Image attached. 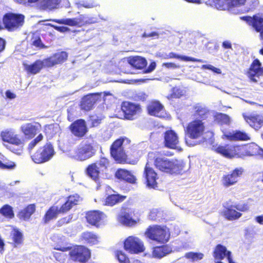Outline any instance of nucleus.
<instances>
[{
    "label": "nucleus",
    "mask_w": 263,
    "mask_h": 263,
    "mask_svg": "<svg viewBox=\"0 0 263 263\" xmlns=\"http://www.w3.org/2000/svg\"><path fill=\"white\" fill-rule=\"evenodd\" d=\"M148 157L154 160L155 167L161 172L170 174H180L183 169V165L177 160L159 156L157 152H149Z\"/></svg>",
    "instance_id": "obj_1"
},
{
    "label": "nucleus",
    "mask_w": 263,
    "mask_h": 263,
    "mask_svg": "<svg viewBox=\"0 0 263 263\" xmlns=\"http://www.w3.org/2000/svg\"><path fill=\"white\" fill-rule=\"evenodd\" d=\"M54 249L62 252L69 251V258L74 262L86 263L91 258L90 250L83 245H75L73 247H57L55 248Z\"/></svg>",
    "instance_id": "obj_2"
},
{
    "label": "nucleus",
    "mask_w": 263,
    "mask_h": 263,
    "mask_svg": "<svg viewBox=\"0 0 263 263\" xmlns=\"http://www.w3.org/2000/svg\"><path fill=\"white\" fill-rule=\"evenodd\" d=\"M0 136L3 142L11 144L9 149L11 152L17 154L22 153L25 145V140L16 134L14 129H6L1 132Z\"/></svg>",
    "instance_id": "obj_3"
},
{
    "label": "nucleus",
    "mask_w": 263,
    "mask_h": 263,
    "mask_svg": "<svg viewBox=\"0 0 263 263\" xmlns=\"http://www.w3.org/2000/svg\"><path fill=\"white\" fill-rule=\"evenodd\" d=\"M25 16L20 13L11 12L6 13L2 18V24L0 23V31L6 29L12 32L20 29L24 23Z\"/></svg>",
    "instance_id": "obj_4"
},
{
    "label": "nucleus",
    "mask_w": 263,
    "mask_h": 263,
    "mask_svg": "<svg viewBox=\"0 0 263 263\" xmlns=\"http://www.w3.org/2000/svg\"><path fill=\"white\" fill-rule=\"evenodd\" d=\"M144 235L149 239L160 243L167 242L170 238L168 229L157 224L149 226L144 232Z\"/></svg>",
    "instance_id": "obj_5"
},
{
    "label": "nucleus",
    "mask_w": 263,
    "mask_h": 263,
    "mask_svg": "<svg viewBox=\"0 0 263 263\" xmlns=\"http://www.w3.org/2000/svg\"><path fill=\"white\" fill-rule=\"evenodd\" d=\"M109 160L101 157L99 160L89 164L85 169V174L92 180L98 181L101 175L107 170L109 166Z\"/></svg>",
    "instance_id": "obj_6"
},
{
    "label": "nucleus",
    "mask_w": 263,
    "mask_h": 263,
    "mask_svg": "<svg viewBox=\"0 0 263 263\" xmlns=\"http://www.w3.org/2000/svg\"><path fill=\"white\" fill-rule=\"evenodd\" d=\"M125 140H127V139L121 137L115 140L110 147V156L118 163H127V156L123 147V142Z\"/></svg>",
    "instance_id": "obj_7"
},
{
    "label": "nucleus",
    "mask_w": 263,
    "mask_h": 263,
    "mask_svg": "<svg viewBox=\"0 0 263 263\" xmlns=\"http://www.w3.org/2000/svg\"><path fill=\"white\" fill-rule=\"evenodd\" d=\"M121 110L124 120L133 121L140 116L142 112L140 104L129 101H123L121 104Z\"/></svg>",
    "instance_id": "obj_8"
},
{
    "label": "nucleus",
    "mask_w": 263,
    "mask_h": 263,
    "mask_svg": "<svg viewBox=\"0 0 263 263\" xmlns=\"http://www.w3.org/2000/svg\"><path fill=\"white\" fill-rule=\"evenodd\" d=\"M205 125L201 120L194 119L189 122L184 129L185 135L191 139L196 140L204 134Z\"/></svg>",
    "instance_id": "obj_9"
},
{
    "label": "nucleus",
    "mask_w": 263,
    "mask_h": 263,
    "mask_svg": "<svg viewBox=\"0 0 263 263\" xmlns=\"http://www.w3.org/2000/svg\"><path fill=\"white\" fill-rule=\"evenodd\" d=\"M54 154V149L50 143H46L40 147L33 154L31 158L32 161L37 164H41L49 160Z\"/></svg>",
    "instance_id": "obj_10"
},
{
    "label": "nucleus",
    "mask_w": 263,
    "mask_h": 263,
    "mask_svg": "<svg viewBox=\"0 0 263 263\" xmlns=\"http://www.w3.org/2000/svg\"><path fill=\"white\" fill-rule=\"evenodd\" d=\"M213 151L227 159L239 158V144L231 143L221 144L215 146Z\"/></svg>",
    "instance_id": "obj_11"
},
{
    "label": "nucleus",
    "mask_w": 263,
    "mask_h": 263,
    "mask_svg": "<svg viewBox=\"0 0 263 263\" xmlns=\"http://www.w3.org/2000/svg\"><path fill=\"white\" fill-rule=\"evenodd\" d=\"M250 209L248 202L243 203L241 206L230 205L225 207L222 211V216L227 220L233 221L238 219L242 216L241 212H246Z\"/></svg>",
    "instance_id": "obj_12"
},
{
    "label": "nucleus",
    "mask_w": 263,
    "mask_h": 263,
    "mask_svg": "<svg viewBox=\"0 0 263 263\" xmlns=\"http://www.w3.org/2000/svg\"><path fill=\"white\" fill-rule=\"evenodd\" d=\"M245 173L242 167H236L229 173L223 175L221 179V184L226 188L234 185Z\"/></svg>",
    "instance_id": "obj_13"
},
{
    "label": "nucleus",
    "mask_w": 263,
    "mask_h": 263,
    "mask_svg": "<svg viewBox=\"0 0 263 263\" xmlns=\"http://www.w3.org/2000/svg\"><path fill=\"white\" fill-rule=\"evenodd\" d=\"M123 248L130 254H139L145 250L143 242L139 238L133 236H128L125 239Z\"/></svg>",
    "instance_id": "obj_14"
},
{
    "label": "nucleus",
    "mask_w": 263,
    "mask_h": 263,
    "mask_svg": "<svg viewBox=\"0 0 263 263\" xmlns=\"http://www.w3.org/2000/svg\"><path fill=\"white\" fill-rule=\"evenodd\" d=\"M96 149L91 143H85L75 150L74 158L80 161L86 160L95 155Z\"/></svg>",
    "instance_id": "obj_15"
},
{
    "label": "nucleus",
    "mask_w": 263,
    "mask_h": 263,
    "mask_svg": "<svg viewBox=\"0 0 263 263\" xmlns=\"http://www.w3.org/2000/svg\"><path fill=\"white\" fill-rule=\"evenodd\" d=\"M68 129L78 139H82L88 132L86 121L83 119H77L72 122L68 126Z\"/></svg>",
    "instance_id": "obj_16"
},
{
    "label": "nucleus",
    "mask_w": 263,
    "mask_h": 263,
    "mask_svg": "<svg viewBox=\"0 0 263 263\" xmlns=\"http://www.w3.org/2000/svg\"><path fill=\"white\" fill-rule=\"evenodd\" d=\"M240 19L252 26L257 32L259 33L260 39L263 43V17L255 14L253 16H243Z\"/></svg>",
    "instance_id": "obj_17"
},
{
    "label": "nucleus",
    "mask_w": 263,
    "mask_h": 263,
    "mask_svg": "<svg viewBox=\"0 0 263 263\" xmlns=\"http://www.w3.org/2000/svg\"><path fill=\"white\" fill-rule=\"evenodd\" d=\"M143 174L145 179L146 186L151 189H156L158 187L159 176L155 171L150 166L147 162L144 167Z\"/></svg>",
    "instance_id": "obj_18"
},
{
    "label": "nucleus",
    "mask_w": 263,
    "mask_h": 263,
    "mask_svg": "<svg viewBox=\"0 0 263 263\" xmlns=\"http://www.w3.org/2000/svg\"><path fill=\"white\" fill-rule=\"evenodd\" d=\"M245 122L255 130H259L263 127V116L258 114H242Z\"/></svg>",
    "instance_id": "obj_19"
},
{
    "label": "nucleus",
    "mask_w": 263,
    "mask_h": 263,
    "mask_svg": "<svg viewBox=\"0 0 263 263\" xmlns=\"http://www.w3.org/2000/svg\"><path fill=\"white\" fill-rule=\"evenodd\" d=\"M239 158H244L257 155L259 153L260 147L254 142L239 144Z\"/></svg>",
    "instance_id": "obj_20"
},
{
    "label": "nucleus",
    "mask_w": 263,
    "mask_h": 263,
    "mask_svg": "<svg viewBox=\"0 0 263 263\" xmlns=\"http://www.w3.org/2000/svg\"><path fill=\"white\" fill-rule=\"evenodd\" d=\"M179 143V137L173 130L169 129L164 133V145L170 149H178Z\"/></svg>",
    "instance_id": "obj_21"
},
{
    "label": "nucleus",
    "mask_w": 263,
    "mask_h": 263,
    "mask_svg": "<svg viewBox=\"0 0 263 263\" xmlns=\"http://www.w3.org/2000/svg\"><path fill=\"white\" fill-rule=\"evenodd\" d=\"M67 58L68 53L66 51H62L56 52L45 59V66L46 67H51L57 65L61 64L66 61Z\"/></svg>",
    "instance_id": "obj_22"
},
{
    "label": "nucleus",
    "mask_w": 263,
    "mask_h": 263,
    "mask_svg": "<svg viewBox=\"0 0 263 263\" xmlns=\"http://www.w3.org/2000/svg\"><path fill=\"white\" fill-rule=\"evenodd\" d=\"M246 74L251 80L254 82H256L255 79L256 77H259L263 76V66L258 59H256L253 61L246 72Z\"/></svg>",
    "instance_id": "obj_23"
},
{
    "label": "nucleus",
    "mask_w": 263,
    "mask_h": 263,
    "mask_svg": "<svg viewBox=\"0 0 263 263\" xmlns=\"http://www.w3.org/2000/svg\"><path fill=\"white\" fill-rule=\"evenodd\" d=\"M164 106L158 100H152L146 106L147 112L149 115L161 118L164 116L163 115L164 111Z\"/></svg>",
    "instance_id": "obj_24"
},
{
    "label": "nucleus",
    "mask_w": 263,
    "mask_h": 263,
    "mask_svg": "<svg viewBox=\"0 0 263 263\" xmlns=\"http://www.w3.org/2000/svg\"><path fill=\"white\" fill-rule=\"evenodd\" d=\"M103 216L104 213L102 212L93 210L86 213L85 218L89 224L98 228L101 225Z\"/></svg>",
    "instance_id": "obj_25"
},
{
    "label": "nucleus",
    "mask_w": 263,
    "mask_h": 263,
    "mask_svg": "<svg viewBox=\"0 0 263 263\" xmlns=\"http://www.w3.org/2000/svg\"><path fill=\"white\" fill-rule=\"evenodd\" d=\"M20 130L24 136L23 139L25 140V142L26 140H31L35 137L37 133L38 128L31 123H27L22 125L20 127Z\"/></svg>",
    "instance_id": "obj_26"
},
{
    "label": "nucleus",
    "mask_w": 263,
    "mask_h": 263,
    "mask_svg": "<svg viewBox=\"0 0 263 263\" xmlns=\"http://www.w3.org/2000/svg\"><path fill=\"white\" fill-rule=\"evenodd\" d=\"M101 93H90L83 97L80 103V108L85 111H89L93 108L96 103L94 96H100Z\"/></svg>",
    "instance_id": "obj_27"
},
{
    "label": "nucleus",
    "mask_w": 263,
    "mask_h": 263,
    "mask_svg": "<svg viewBox=\"0 0 263 263\" xmlns=\"http://www.w3.org/2000/svg\"><path fill=\"white\" fill-rule=\"evenodd\" d=\"M224 136L227 140L232 141H247L251 139L248 133L239 130L230 132Z\"/></svg>",
    "instance_id": "obj_28"
},
{
    "label": "nucleus",
    "mask_w": 263,
    "mask_h": 263,
    "mask_svg": "<svg viewBox=\"0 0 263 263\" xmlns=\"http://www.w3.org/2000/svg\"><path fill=\"white\" fill-rule=\"evenodd\" d=\"M116 177L122 180L129 183H136V177L129 171L123 168H119L115 173Z\"/></svg>",
    "instance_id": "obj_29"
},
{
    "label": "nucleus",
    "mask_w": 263,
    "mask_h": 263,
    "mask_svg": "<svg viewBox=\"0 0 263 263\" xmlns=\"http://www.w3.org/2000/svg\"><path fill=\"white\" fill-rule=\"evenodd\" d=\"M81 200L80 196L77 194H73L69 196L66 202L61 205V210L63 212H67L74 205H77Z\"/></svg>",
    "instance_id": "obj_30"
},
{
    "label": "nucleus",
    "mask_w": 263,
    "mask_h": 263,
    "mask_svg": "<svg viewBox=\"0 0 263 263\" xmlns=\"http://www.w3.org/2000/svg\"><path fill=\"white\" fill-rule=\"evenodd\" d=\"M35 210L36 205L35 203L28 204L18 212L17 217L20 219L28 220L30 219L32 215L35 213Z\"/></svg>",
    "instance_id": "obj_31"
},
{
    "label": "nucleus",
    "mask_w": 263,
    "mask_h": 263,
    "mask_svg": "<svg viewBox=\"0 0 263 263\" xmlns=\"http://www.w3.org/2000/svg\"><path fill=\"white\" fill-rule=\"evenodd\" d=\"M194 117L196 118L195 119L201 120L203 122V120H206L210 115L209 110L204 106L197 104L194 106Z\"/></svg>",
    "instance_id": "obj_32"
},
{
    "label": "nucleus",
    "mask_w": 263,
    "mask_h": 263,
    "mask_svg": "<svg viewBox=\"0 0 263 263\" xmlns=\"http://www.w3.org/2000/svg\"><path fill=\"white\" fill-rule=\"evenodd\" d=\"M80 239L83 242L90 246L97 245L99 242L98 235L90 231L83 232L80 236Z\"/></svg>",
    "instance_id": "obj_33"
},
{
    "label": "nucleus",
    "mask_w": 263,
    "mask_h": 263,
    "mask_svg": "<svg viewBox=\"0 0 263 263\" xmlns=\"http://www.w3.org/2000/svg\"><path fill=\"white\" fill-rule=\"evenodd\" d=\"M172 250L167 245L154 247L152 251V256L155 258L161 259L171 252Z\"/></svg>",
    "instance_id": "obj_34"
},
{
    "label": "nucleus",
    "mask_w": 263,
    "mask_h": 263,
    "mask_svg": "<svg viewBox=\"0 0 263 263\" xmlns=\"http://www.w3.org/2000/svg\"><path fill=\"white\" fill-rule=\"evenodd\" d=\"M128 63L137 69H143L147 65L146 60L140 56H135L129 58Z\"/></svg>",
    "instance_id": "obj_35"
},
{
    "label": "nucleus",
    "mask_w": 263,
    "mask_h": 263,
    "mask_svg": "<svg viewBox=\"0 0 263 263\" xmlns=\"http://www.w3.org/2000/svg\"><path fill=\"white\" fill-rule=\"evenodd\" d=\"M43 67H46L45 59L43 61L37 60L30 65H25V70L28 73L35 74L39 73Z\"/></svg>",
    "instance_id": "obj_36"
},
{
    "label": "nucleus",
    "mask_w": 263,
    "mask_h": 263,
    "mask_svg": "<svg viewBox=\"0 0 263 263\" xmlns=\"http://www.w3.org/2000/svg\"><path fill=\"white\" fill-rule=\"evenodd\" d=\"M60 213H65V212L62 211L61 206L59 208L57 206H51L46 212L44 216L43 220L44 223H47L52 219L56 218L57 215Z\"/></svg>",
    "instance_id": "obj_37"
},
{
    "label": "nucleus",
    "mask_w": 263,
    "mask_h": 263,
    "mask_svg": "<svg viewBox=\"0 0 263 263\" xmlns=\"http://www.w3.org/2000/svg\"><path fill=\"white\" fill-rule=\"evenodd\" d=\"M126 196L119 194L108 195L105 200V205L112 206L123 201Z\"/></svg>",
    "instance_id": "obj_38"
},
{
    "label": "nucleus",
    "mask_w": 263,
    "mask_h": 263,
    "mask_svg": "<svg viewBox=\"0 0 263 263\" xmlns=\"http://www.w3.org/2000/svg\"><path fill=\"white\" fill-rule=\"evenodd\" d=\"M61 0H42L39 4V9L42 10H51L56 9Z\"/></svg>",
    "instance_id": "obj_39"
},
{
    "label": "nucleus",
    "mask_w": 263,
    "mask_h": 263,
    "mask_svg": "<svg viewBox=\"0 0 263 263\" xmlns=\"http://www.w3.org/2000/svg\"><path fill=\"white\" fill-rule=\"evenodd\" d=\"M165 59H177L186 62H203V61L201 59H198L192 57L179 55L173 52L169 53Z\"/></svg>",
    "instance_id": "obj_40"
},
{
    "label": "nucleus",
    "mask_w": 263,
    "mask_h": 263,
    "mask_svg": "<svg viewBox=\"0 0 263 263\" xmlns=\"http://www.w3.org/2000/svg\"><path fill=\"white\" fill-rule=\"evenodd\" d=\"M118 220L121 223L128 227H133L137 224V221L133 219L127 213L119 216Z\"/></svg>",
    "instance_id": "obj_41"
},
{
    "label": "nucleus",
    "mask_w": 263,
    "mask_h": 263,
    "mask_svg": "<svg viewBox=\"0 0 263 263\" xmlns=\"http://www.w3.org/2000/svg\"><path fill=\"white\" fill-rule=\"evenodd\" d=\"M209 4L221 10H229L230 9L228 3V0H208Z\"/></svg>",
    "instance_id": "obj_42"
},
{
    "label": "nucleus",
    "mask_w": 263,
    "mask_h": 263,
    "mask_svg": "<svg viewBox=\"0 0 263 263\" xmlns=\"http://www.w3.org/2000/svg\"><path fill=\"white\" fill-rule=\"evenodd\" d=\"M0 214L5 218L12 219L14 217L13 208L9 204H5L0 209Z\"/></svg>",
    "instance_id": "obj_43"
},
{
    "label": "nucleus",
    "mask_w": 263,
    "mask_h": 263,
    "mask_svg": "<svg viewBox=\"0 0 263 263\" xmlns=\"http://www.w3.org/2000/svg\"><path fill=\"white\" fill-rule=\"evenodd\" d=\"M215 121L220 125H229L231 120L230 117L225 114L218 112L214 116Z\"/></svg>",
    "instance_id": "obj_44"
},
{
    "label": "nucleus",
    "mask_w": 263,
    "mask_h": 263,
    "mask_svg": "<svg viewBox=\"0 0 263 263\" xmlns=\"http://www.w3.org/2000/svg\"><path fill=\"white\" fill-rule=\"evenodd\" d=\"M0 158L2 160V161L0 160L1 169L12 170L15 167V163L14 162L8 161L2 153H0Z\"/></svg>",
    "instance_id": "obj_45"
},
{
    "label": "nucleus",
    "mask_w": 263,
    "mask_h": 263,
    "mask_svg": "<svg viewBox=\"0 0 263 263\" xmlns=\"http://www.w3.org/2000/svg\"><path fill=\"white\" fill-rule=\"evenodd\" d=\"M11 236L14 247H16L23 243V235L18 230L14 229L11 233Z\"/></svg>",
    "instance_id": "obj_46"
},
{
    "label": "nucleus",
    "mask_w": 263,
    "mask_h": 263,
    "mask_svg": "<svg viewBox=\"0 0 263 263\" xmlns=\"http://www.w3.org/2000/svg\"><path fill=\"white\" fill-rule=\"evenodd\" d=\"M53 22L59 24L66 25L70 26H76V21L75 18H68L63 19L53 20Z\"/></svg>",
    "instance_id": "obj_47"
},
{
    "label": "nucleus",
    "mask_w": 263,
    "mask_h": 263,
    "mask_svg": "<svg viewBox=\"0 0 263 263\" xmlns=\"http://www.w3.org/2000/svg\"><path fill=\"white\" fill-rule=\"evenodd\" d=\"M76 26L77 27H82L88 24H90L91 22L90 21V19L86 16L84 15H80L79 17H76Z\"/></svg>",
    "instance_id": "obj_48"
},
{
    "label": "nucleus",
    "mask_w": 263,
    "mask_h": 263,
    "mask_svg": "<svg viewBox=\"0 0 263 263\" xmlns=\"http://www.w3.org/2000/svg\"><path fill=\"white\" fill-rule=\"evenodd\" d=\"M31 45L39 49L46 48V46L42 43L41 37L38 35H33L32 36Z\"/></svg>",
    "instance_id": "obj_49"
},
{
    "label": "nucleus",
    "mask_w": 263,
    "mask_h": 263,
    "mask_svg": "<svg viewBox=\"0 0 263 263\" xmlns=\"http://www.w3.org/2000/svg\"><path fill=\"white\" fill-rule=\"evenodd\" d=\"M183 96L182 90L180 88L174 87L172 89V92L167 97L168 99L180 98Z\"/></svg>",
    "instance_id": "obj_50"
},
{
    "label": "nucleus",
    "mask_w": 263,
    "mask_h": 263,
    "mask_svg": "<svg viewBox=\"0 0 263 263\" xmlns=\"http://www.w3.org/2000/svg\"><path fill=\"white\" fill-rule=\"evenodd\" d=\"M116 256L120 263H129L130 260L127 255L122 251L117 250Z\"/></svg>",
    "instance_id": "obj_51"
},
{
    "label": "nucleus",
    "mask_w": 263,
    "mask_h": 263,
    "mask_svg": "<svg viewBox=\"0 0 263 263\" xmlns=\"http://www.w3.org/2000/svg\"><path fill=\"white\" fill-rule=\"evenodd\" d=\"M43 139V136L42 134H40L32 140L28 144L27 149L29 152H31L33 148Z\"/></svg>",
    "instance_id": "obj_52"
},
{
    "label": "nucleus",
    "mask_w": 263,
    "mask_h": 263,
    "mask_svg": "<svg viewBox=\"0 0 263 263\" xmlns=\"http://www.w3.org/2000/svg\"><path fill=\"white\" fill-rule=\"evenodd\" d=\"M162 216V213L157 210L153 209L149 212L148 218L151 220L156 221Z\"/></svg>",
    "instance_id": "obj_53"
},
{
    "label": "nucleus",
    "mask_w": 263,
    "mask_h": 263,
    "mask_svg": "<svg viewBox=\"0 0 263 263\" xmlns=\"http://www.w3.org/2000/svg\"><path fill=\"white\" fill-rule=\"evenodd\" d=\"M185 257L187 258L192 259L193 260H197L201 259L203 257V254L196 252H189L186 254Z\"/></svg>",
    "instance_id": "obj_54"
},
{
    "label": "nucleus",
    "mask_w": 263,
    "mask_h": 263,
    "mask_svg": "<svg viewBox=\"0 0 263 263\" xmlns=\"http://www.w3.org/2000/svg\"><path fill=\"white\" fill-rule=\"evenodd\" d=\"M246 0H228L230 8L238 7L244 5Z\"/></svg>",
    "instance_id": "obj_55"
},
{
    "label": "nucleus",
    "mask_w": 263,
    "mask_h": 263,
    "mask_svg": "<svg viewBox=\"0 0 263 263\" xmlns=\"http://www.w3.org/2000/svg\"><path fill=\"white\" fill-rule=\"evenodd\" d=\"M44 133L46 135L52 136L55 133L53 124L46 125L44 126Z\"/></svg>",
    "instance_id": "obj_56"
},
{
    "label": "nucleus",
    "mask_w": 263,
    "mask_h": 263,
    "mask_svg": "<svg viewBox=\"0 0 263 263\" xmlns=\"http://www.w3.org/2000/svg\"><path fill=\"white\" fill-rule=\"evenodd\" d=\"M90 127H97L100 124V123L101 122V119L98 117L93 118V117H90Z\"/></svg>",
    "instance_id": "obj_57"
},
{
    "label": "nucleus",
    "mask_w": 263,
    "mask_h": 263,
    "mask_svg": "<svg viewBox=\"0 0 263 263\" xmlns=\"http://www.w3.org/2000/svg\"><path fill=\"white\" fill-rule=\"evenodd\" d=\"M49 25L51 27H53L54 29H55L58 31L62 32V33L68 32L70 30V29L68 27H65V26H55V25H52L51 24H49Z\"/></svg>",
    "instance_id": "obj_58"
},
{
    "label": "nucleus",
    "mask_w": 263,
    "mask_h": 263,
    "mask_svg": "<svg viewBox=\"0 0 263 263\" xmlns=\"http://www.w3.org/2000/svg\"><path fill=\"white\" fill-rule=\"evenodd\" d=\"M162 67L168 69H176L179 68V66L173 62H166L162 64Z\"/></svg>",
    "instance_id": "obj_59"
},
{
    "label": "nucleus",
    "mask_w": 263,
    "mask_h": 263,
    "mask_svg": "<svg viewBox=\"0 0 263 263\" xmlns=\"http://www.w3.org/2000/svg\"><path fill=\"white\" fill-rule=\"evenodd\" d=\"M156 67V64L155 62H152L147 68H144V73H149L153 71Z\"/></svg>",
    "instance_id": "obj_60"
},
{
    "label": "nucleus",
    "mask_w": 263,
    "mask_h": 263,
    "mask_svg": "<svg viewBox=\"0 0 263 263\" xmlns=\"http://www.w3.org/2000/svg\"><path fill=\"white\" fill-rule=\"evenodd\" d=\"M69 222V220L67 219V217H63L62 218H61L58 220L57 222V226L58 227H61L63 226L65 224H66Z\"/></svg>",
    "instance_id": "obj_61"
},
{
    "label": "nucleus",
    "mask_w": 263,
    "mask_h": 263,
    "mask_svg": "<svg viewBox=\"0 0 263 263\" xmlns=\"http://www.w3.org/2000/svg\"><path fill=\"white\" fill-rule=\"evenodd\" d=\"M222 46L224 49H232V46L231 43L229 41H225L223 42Z\"/></svg>",
    "instance_id": "obj_62"
},
{
    "label": "nucleus",
    "mask_w": 263,
    "mask_h": 263,
    "mask_svg": "<svg viewBox=\"0 0 263 263\" xmlns=\"http://www.w3.org/2000/svg\"><path fill=\"white\" fill-rule=\"evenodd\" d=\"M6 41L4 39L0 37V53L3 51L5 48Z\"/></svg>",
    "instance_id": "obj_63"
},
{
    "label": "nucleus",
    "mask_w": 263,
    "mask_h": 263,
    "mask_svg": "<svg viewBox=\"0 0 263 263\" xmlns=\"http://www.w3.org/2000/svg\"><path fill=\"white\" fill-rule=\"evenodd\" d=\"M158 35V33L156 32H152L151 33H147L146 32H144L142 34V36L143 37H152V36H155Z\"/></svg>",
    "instance_id": "obj_64"
}]
</instances>
